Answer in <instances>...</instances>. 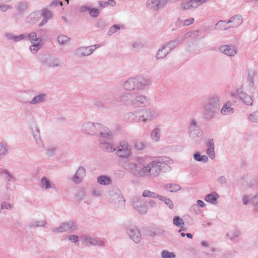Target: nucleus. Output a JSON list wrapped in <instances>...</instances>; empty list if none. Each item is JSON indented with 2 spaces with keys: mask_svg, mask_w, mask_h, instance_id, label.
Wrapping results in <instances>:
<instances>
[{
  "mask_svg": "<svg viewBox=\"0 0 258 258\" xmlns=\"http://www.w3.org/2000/svg\"><path fill=\"white\" fill-rule=\"evenodd\" d=\"M100 148L107 153H112L117 149V147L109 142H100Z\"/></svg>",
  "mask_w": 258,
  "mask_h": 258,
  "instance_id": "nucleus-25",
  "label": "nucleus"
},
{
  "mask_svg": "<svg viewBox=\"0 0 258 258\" xmlns=\"http://www.w3.org/2000/svg\"><path fill=\"white\" fill-rule=\"evenodd\" d=\"M110 196V202L113 203V202L117 199L118 197L122 196L120 190L116 187H112L109 190Z\"/></svg>",
  "mask_w": 258,
  "mask_h": 258,
  "instance_id": "nucleus-27",
  "label": "nucleus"
},
{
  "mask_svg": "<svg viewBox=\"0 0 258 258\" xmlns=\"http://www.w3.org/2000/svg\"><path fill=\"white\" fill-rule=\"evenodd\" d=\"M78 229V226L73 221H68L62 223L58 228H52L51 231L54 233H62L70 229L75 230Z\"/></svg>",
  "mask_w": 258,
  "mask_h": 258,
  "instance_id": "nucleus-12",
  "label": "nucleus"
},
{
  "mask_svg": "<svg viewBox=\"0 0 258 258\" xmlns=\"http://www.w3.org/2000/svg\"><path fill=\"white\" fill-rule=\"evenodd\" d=\"M56 148L54 147H48L46 150V154L49 157L53 156L55 153Z\"/></svg>",
  "mask_w": 258,
  "mask_h": 258,
  "instance_id": "nucleus-59",
  "label": "nucleus"
},
{
  "mask_svg": "<svg viewBox=\"0 0 258 258\" xmlns=\"http://www.w3.org/2000/svg\"><path fill=\"white\" fill-rule=\"evenodd\" d=\"M68 239L72 242L76 243L78 241V236L75 235H69L67 237Z\"/></svg>",
  "mask_w": 258,
  "mask_h": 258,
  "instance_id": "nucleus-64",
  "label": "nucleus"
},
{
  "mask_svg": "<svg viewBox=\"0 0 258 258\" xmlns=\"http://www.w3.org/2000/svg\"><path fill=\"white\" fill-rule=\"evenodd\" d=\"M104 104H111L114 101L112 96L111 94H107L103 99Z\"/></svg>",
  "mask_w": 258,
  "mask_h": 258,
  "instance_id": "nucleus-58",
  "label": "nucleus"
},
{
  "mask_svg": "<svg viewBox=\"0 0 258 258\" xmlns=\"http://www.w3.org/2000/svg\"><path fill=\"white\" fill-rule=\"evenodd\" d=\"M208 147L207 150V154L210 158L214 159L215 157V154L214 152V142L213 139L209 140L206 143Z\"/></svg>",
  "mask_w": 258,
  "mask_h": 258,
  "instance_id": "nucleus-26",
  "label": "nucleus"
},
{
  "mask_svg": "<svg viewBox=\"0 0 258 258\" xmlns=\"http://www.w3.org/2000/svg\"><path fill=\"white\" fill-rule=\"evenodd\" d=\"M132 205L136 210L141 214L144 215L147 213L148 209L147 206L143 204L141 198L135 197L133 199Z\"/></svg>",
  "mask_w": 258,
  "mask_h": 258,
  "instance_id": "nucleus-13",
  "label": "nucleus"
},
{
  "mask_svg": "<svg viewBox=\"0 0 258 258\" xmlns=\"http://www.w3.org/2000/svg\"><path fill=\"white\" fill-rule=\"evenodd\" d=\"M126 233L135 243H139L142 239V235L139 228L135 226H131L127 228Z\"/></svg>",
  "mask_w": 258,
  "mask_h": 258,
  "instance_id": "nucleus-11",
  "label": "nucleus"
},
{
  "mask_svg": "<svg viewBox=\"0 0 258 258\" xmlns=\"http://www.w3.org/2000/svg\"><path fill=\"white\" fill-rule=\"evenodd\" d=\"M115 154L120 158H128L131 155V149L129 148L127 143L124 141L120 142L118 149L116 150Z\"/></svg>",
  "mask_w": 258,
  "mask_h": 258,
  "instance_id": "nucleus-10",
  "label": "nucleus"
},
{
  "mask_svg": "<svg viewBox=\"0 0 258 258\" xmlns=\"http://www.w3.org/2000/svg\"><path fill=\"white\" fill-rule=\"evenodd\" d=\"M31 129L32 130V133L36 144L39 146H41L43 144L40 138V130L37 126H35L34 128L32 127Z\"/></svg>",
  "mask_w": 258,
  "mask_h": 258,
  "instance_id": "nucleus-31",
  "label": "nucleus"
},
{
  "mask_svg": "<svg viewBox=\"0 0 258 258\" xmlns=\"http://www.w3.org/2000/svg\"><path fill=\"white\" fill-rule=\"evenodd\" d=\"M1 209L3 210H4V209L8 210V209H10L12 208V205L9 203H8L6 202H3L1 204Z\"/></svg>",
  "mask_w": 258,
  "mask_h": 258,
  "instance_id": "nucleus-63",
  "label": "nucleus"
},
{
  "mask_svg": "<svg viewBox=\"0 0 258 258\" xmlns=\"http://www.w3.org/2000/svg\"><path fill=\"white\" fill-rule=\"evenodd\" d=\"M194 158L195 160L198 162H202L203 163H207L208 160V158L207 156H201L199 152L194 154Z\"/></svg>",
  "mask_w": 258,
  "mask_h": 258,
  "instance_id": "nucleus-43",
  "label": "nucleus"
},
{
  "mask_svg": "<svg viewBox=\"0 0 258 258\" xmlns=\"http://www.w3.org/2000/svg\"><path fill=\"white\" fill-rule=\"evenodd\" d=\"M41 185L42 188L46 190L55 188V184L46 176H43L41 179Z\"/></svg>",
  "mask_w": 258,
  "mask_h": 258,
  "instance_id": "nucleus-22",
  "label": "nucleus"
},
{
  "mask_svg": "<svg viewBox=\"0 0 258 258\" xmlns=\"http://www.w3.org/2000/svg\"><path fill=\"white\" fill-rule=\"evenodd\" d=\"M71 41V38L64 35H60L57 37V41L61 46L68 44Z\"/></svg>",
  "mask_w": 258,
  "mask_h": 258,
  "instance_id": "nucleus-39",
  "label": "nucleus"
},
{
  "mask_svg": "<svg viewBox=\"0 0 258 258\" xmlns=\"http://www.w3.org/2000/svg\"><path fill=\"white\" fill-rule=\"evenodd\" d=\"M218 50L222 53L230 57H234L237 54L236 47L231 44L221 45L218 47Z\"/></svg>",
  "mask_w": 258,
  "mask_h": 258,
  "instance_id": "nucleus-15",
  "label": "nucleus"
},
{
  "mask_svg": "<svg viewBox=\"0 0 258 258\" xmlns=\"http://www.w3.org/2000/svg\"><path fill=\"white\" fill-rule=\"evenodd\" d=\"M173 224L177 227L182 228L184 226V223L182 218L180 217L176 216L173 220Z\"/></svg>",
  "mask_w": 258,
  "mask_h": 258,
  "instance_id": "nucleus-45",
  "label": "nucleus"
},
{
  "mask_svg": "<svg viewBox=\"0 0 258 258\" xmlns=\"http://www.w3.org/2000/svg\"><path fill=\"white\" fill-rule=\"evenodd\" d=\"M135 81L136 90H143L146 86H149L151 84L149 79L142 76L135 77Z\"/></svg>",
  "mask_w": 258,
  "mask_h": 258,
  "instance_id": "nucleus-16",
  "label": "nucleus"
},
{
  "mask_svg": "<svg viewBox=\"0 0 258 258\" xmlns=\"http://www.w3.org/2000/svg\"><path fill=\"white\" fill-rule=\"evenodd\" d=\"M218 198V194L216 192L213 191L206 196L205 197V200L208 203L213 205H216Z\"/></svg>",
  "mask_w": 258,
  "mask_h": 258,
  "instance_id": "nucleus-34",
  "label": "nucleus"
},
{
  "mask_svg": "<svg viewBox=\"0 0 258 258\" xmlns=\"http://www.w3.org/2000/svg\"><path fill=\"white\" fill-rule=\"evenodd\" d=\"M89 14L91 17L96 18L99 14V10L96 8H91Z\"/></svg>",
  "mask_w": 258,
  "mask_h": 258,
  "instance_id": "nucleus-61",
  "label": "nucleus"
},
{
  "mask_svg": "<svg viewBox=\"0 0 258 258\" xmlns=\"http://www.w3.org/2000/svg\"><path fill=\"white\" fill-rule=\"evenodd\" d=\"M135 77L130 78L125 81L122 84L123 88L128 91L135 90Z\"/></svg>",
  "mask_w": 258,
  "mask_h": 258,
  "instance_id": "nucleus-23",
  "label": "nucleus"
},
{
  "mask_svg": "<svg viewBox=\"0 0 258 258\" xmlns=\"http://www.w3.org/2000/svg\"><path fill=\"white\" fill-rule=\"evenodd\" d=\"M41 16L43 17V19L39 25V27L42 26L47 22L48 20L51 18L52 13L51 11L46 8L42 11Z\"/></svg>",
  "mask_w": 258,
  "mask_h": 258,
  "instance_id": "nucleus-33",
  "label": "nucleus"
},
{
  "mask_svg": "<svg viewBox=\"0 0 258 258\" xmlns=\"http://www.w3.org/2000/svg\"><path fill=\"white\" fill-rule=\"evenodd\" d=\"M83 243L86 246H104L103 241L100 238L90 235H84L81 237Z\"/></svg>",
  "mask_w": 258,
  "mask_h": 258,
  "instance_id": "nucleus-9",
  "label": "nucleus"
},
{
  "mask_svg": "<svg viewBox=\"0 0 258 258\" xmlns=\"http://www.w3.org/2000/svg\"><path fill=\"white\" fill-rule=\"evenodd\" d=\"M160 129L158 128H156L153 130L151 133V138L152 139L156 142H157L160 138Z\"/></svg>",
  "mask_w": 258,
  "mask_h": 258,
  "instance_id": "nucleus-52",
  "label": "nucleus"
},
{
  "mask_svg": "<svg viewBox=\"0 0 258 258\" xmlns=\"http://www.w3.org/2000/svg\"><path fill=\"white\" fill-rule=\"evenodd\" d=\"M40 59L42 64L47 68L61 67L62 66V63L59 59L52 55H43Z\"/></svg>",
  "mask_w": 258,
  "mask_h": 258,
  "instance_id": "nucleus-5",
  "label": "nucleus"
},
{
  "mask_svg": "<svg viewBox=\"0 0 258 258\" xmlns=\"http://www.w3.org/2000/svg\"><path fill=\"white\" fill-rule=\"evenodd\" d=\"M2 174L4 175V177L9 181L14 182L16 180L14 175L11 174L8 170L6 169L3 170L2 171Z\"/></svg>",
  "mask_w": 258,
  "mask_h": 258,
  "instance_id": "nucleus-48",
  "label": "nucleus"
},
{
  "mask_svg": "<svg viewBox=\"0 0 258 258\" xmlns=\"http://www.w3.org/2000/svg\"><path fill=\"white\" fill-rule=\"evenodd\" d=\"M188 134L189 137L195 140L202 138L203 131L199 127L198 122L195 119L191 120L188 126Z\"/></svg>",
  "mask_w": 258,
  "mask_h": 258,
  "instance_id": "nucleus-7",
  "label": "nucleus"
},
{
  "mask_svg": "<svg viewBox=\"0 0 258 258\" xmlns=\"http://www.w3.org/2000/svg\"><path fill=\"white\" fill-rule=\"evenodd\" d=\"M227 24V21H219L215 25V28L218 30H226L228 29V27H226Z\"/></svg>",
  "mask_w": 258,
  "mask_h": 258,
  "instance_id": "nucleus-47",
  "label": "nucleus"
},
{
  "mask_svg": "<svg viewBox=\"0 0 258 258\" xmlns=\"http://www.w3.org/2000/svg\"><path fill=\"white\" fill-rule=\"evenodd\" d=\"M41 47V43L35 42L30 46L29 49L32 53L35 54L40 49Z\"/></svg>",
  "mask_w": 258,
  "mask_h": 258,
  "instance_id": "nucleus-49",
  "label": "nucleus"
},
{
  "mask_svg": "<svg viewBox=\"0 0 258 258\" xmlns=\"http://www.w3.org/2000/svg\"><path fill=\"white\" fill-rule=\"evenodd\" d=\"M133 93L131 92H127L124 93L121 96H120L119 99L120 101L123 103H126L128 102H132L133 103Z\"/></svg>",
  "mask_w": 258,
  "mask_h": 258,
  "instance_id": "nucleus-38",
  "label": "nucleus"
},
{
  "mask_svg": "<svg viewBox=\"0 0 258 258\" xmlns=\"http://www.w3.org/2000/svg\"><path fill=\"white\" fill-rule=\"evenodd\" d=\"M47 222L46 220H34L30 222L28 226L30 229H34L39 227L46 228Z\"/></svg>",
  "mask_w": 258,
  "mask_h": 258,
  "instance_id": "nucleus-24",
  "label": "nucleus"
},
{
  "mask_svg": "<svg viewBox=\"0 0 258 258\" xmlns=\"http://www.w3.org/2000/svg\"><path fill=\"white\" fill-rule=\"evenodd\" d=\"M176 256L174 252H170L167 250H163L161 252L162 258H175Z\"/></svg>",
  "mask_w": 258,
  "mask_h": 258,
  "instance_id": "nucleus-55",
  "label": "nucleus"
},
{
  "mask_svg": "<svg viewBox=\"0 0 258 258\" xmlns=\"http://www.w3.org/2000/svg\"><path fill=\"white\" fill-rule=\"evenodd\" d=\"M220 106V96L218 94H212L209 96L203 104L205 112L204 117L207 119H211L217 113Z\"/></svg>",
  "mask_w": 258,
  "mask_h": 258,
  "instance_id": "nucleus-1",
  "label": "nucleus"
},
{
  "mask_svg": "<svg viewBox=\"0 0 258 258\" xmlns=\"http://www.w3.org/2000/svg\"><path fill=\"white\" fill-rule=\"evenodd\" d=\"M95 26L100 30H103L106 26V23L102 20H98L95 23Z\"/></svg>",
  "mask_w": 258,
  "mask_h": 258,
  "instance_id": "nucleus-56",
  "label": "nucleus"
},
{
  "mask_svg": "<svg viewBox=\"0 0 258 258\" xmlns=\"http://www.w3.org/2000/svg\"><path fill=\"white\" fill-rule=\"evenodd\" d=\"M147 99L146 96L144 95H139L136 96L133 100V104H137V103H141L143 104L146 101Z\"/></svg>",
  "mask_w": 258,
  "mask_h": 258,
  "instance_id": "nucleus-51",
  "label": "nucleus"
},
{
  "mask_svg": "<svg viewBox=\"0 0 258 258\" xmlns=\"http://www.w3.org/2000/svg\"><path fill=\"white\" fill-rule=\"evenodd\" d=\"M97 130L96 136L104 139H110L112 137V133L110 130L104 125L97 123Z\"/></svg>",
  "mask_w": 258,
  "mask_h": 258,
  "instance_id": "nucleus-14",
  "label": "nucleus"
},
{
  "mask_svg": "<svg viewBox=\"0 0 258 258\" xmlns=\"http://www.w3.org/2000/svg\"><path fill=\"white\" fill-rule=\"evenodd\" d=\"M165 188L166 190L169 191L170 192H173L179 190L181 188V187L178 184L167 183L165 184Z\"/></svg>",
  "mask_w": 258,
  "mask_h": 258,
  "instance_id": "nucleus-40",
  "label": "nucleus"
},
{
  "mask_svg": "<svg viewBox=\"0 0 258 258\" xmlns=\"http://www.w3.org/2000/svg\"><path fill=\"white\" fill-rule=\"evenodd\" d=\"M169 0H147L146 7L154 11H159L166 7Z\"/></svg>",
  "mask_w": 258,
  "mask_h": 258,
  "instance_id": "nucleus-8",
  "label": "nucleus"
},
{
  "mask_svg": "<svg viewBox=\"0 0 258 258\" xmlns=\"http://www.w3.org/2000/svg\"><path fill=\"white\" fill-rule=\"evenodd\" d=\"M119 29L120 27L118 25H113L109 28L107 34L108 35H111Z\"/></svg>",
  "mask_w": 258,
  "mask_h": 258,
  "instance_id": "nucleus-60",
  "label": "nucleus"
},
{
  "mask_svg": "<svg viewBox=\"0 0 258 258\" xmlns=\"http://www.w3.org/2000/svg\"><path fill=\"white\" fill-rule=\"evenodd\" d=\"M97 123L90 122L84 123L82 126V131L85 134L90 135H96Z\"/></svg>",
  "mask_w": 258,
  "mask_h": 258,
  "instance_id": "nucleus-19",
  "label": "nucleus"
},
{
  "mask_svg": "<svg viewBox=\"0 0 258 258\" xmlns=\"http://www.w3.org/2000/svg\"><path fill=\"white\" fill-rule=\"evenodd\" d=\"M169 50L165 46V44L159 49L157 53L156 58L157 59L163 58L169 53Z\"/></svg>",
  "mask_w": 258,
  "mask_h": 258,
  "instance_id": "nucleus-36",
  "label": "nucleus"
},
{
  "mask_svg": "<svg viewBox=\"0 0 258 258\" xmlns=\"http://www.w3.org/2000/svg\"><path fill=\"white\" fill-rule=\"evenodd\" d=\"M27 37H29L31 43H34L35 42L41 43V38L40 37H37V34L35 32L31 33L28 35H27Z\"/></svg>",
  "mask_w": 258,
  "mask_h": 258,
  "instance_id": "nucleus-44",
  "label": "nucleus"
},
{
  "mask_svg": "<svg viewBox=\"0 0 258 258\" xmlns=\"http://www.w3.org/2000/svg\"><path fill=\"white\" fill-rule=\"evenodd\" d=\"M125 199L123 196H120L117 199L114 200L112 204H113L114 207L118 209H123L125 207Z\"/></svg>",
  "mask_w": 258,
  "mask_h": 258,
  "instance_id": "nucleus-37",
  "label": "nucleus"
},
{
  "mask_svg": "<svg viewBox=\"0 0 258 258\" xmlns=\"http://www.w3.org/2000/svg\"><path fill=\"white\" fill-rule=\"evenodd\" d=\"M254 75V72L253 70H249L247 73V81L249 82V85L251 86L253 85V77Z\"/></svg>",
  "mask_w": 258,
  "mask_h": 258,
  "instance_id": "nucleus-57",
  "label": "nucleus"
},
{
  "mask_svg": "<svg viewBox=\"0 0 258 258\" xmlns=\"http://www.w3.org/2000/svg\"><path fill=\"white\" fill-rule=\"evenodd\" d=\"M131 115L136 116V118H133L135 121H143L145 122L158 117L159 116V113L158 111L152 109H142L136 111L135 113H131Z\"/></svg>",
  "mask_w": 258,
  "mask_h": 258,
  "instance_id": "nucleus-3",
  "label": "nucleus"
},
{
  "mask_svg": "<svg viewBox=\"0 0 258 258\" xmlns=\"http://www.w3.org/2000/svg\"><path fill=\"white\" fill-rule=\"evenodd\" d=\"M195 21V19L193 18H190L183 21V25L185 26H188L192 24Z\"/></svg>",
  "mask_w": 258,
  "mask_h": 258,
  "instance_id": "nucleus-62",
  "label": "nucleus"
},
{
  "mask_svg": "<svg viewBox=\"0 0 258 258\" xmlns=\"http://www.w3.org/2000/svg\"><path fill=\"white\" fill-rule=\"evenodd\" d=\"M5 36L9 40H13L15 42H18L27 37V35L22 34L18 36L14 35L11 33H6Z\"/></svg>",
  "mask_w": 258,
  "mask_h": 258,
  "instance_id": "nucleus-32",
  "label": "nucleus"
},
{
  "mask_svg": "<svg viewBox=\"0 0 258 258\" xmlns=\"http://www.w3.org/2000/svg\"><path fill=\"white\" fill-rule=\"evenodd\" d=\"M243 23V18L240 15H236L232 17L228 21H227V24H230L228 27L229 28H237Z\"/></svg>",
  "mask_w": 258,
  "mask_h": 258,
  "instance_id": "nucleus-20",
  "label": "nucleus"
},
{
  "mask_svg": "<svg viewBox=\"0 0 258 258\" xmlns=\"http://www.w3.org/2000/svg\"><path fill=\"white\" fill-rule=\"evenodd\" d=\"M250 202L254 206V210L258 211V192L252 197Z\"/></svg>",
  "mask_w": 258,
  "mask_h": 258,
  "instance_id": "nucleus-54",
  "label": "nucleus"
},
{
  "mask_svg": "<svg viewBox=\"0 0 258 258\" xmlns=\"http://www.w3.org/2000/svg\"><path fill=\"white\" fill-rule=\"evenodd\" d=\"M173 163L172 160L168 157L161 156L155 158L149 163L150 177H157L161 171L162 168L167 166L170 169V165Z\"/></svg>",
  "mask_w": 258,
  "mask_h": 258,
  "instance_id": "nucleus-2",
  "label": "nucleus"
},
{
  "mask_svg": "<svg viewBox=\"0 0 258 258\" xmlns=\"http://www.w3.org/2000/svg\"><path fill=\"white\" fill-rule=\"evenodd\" d=\"M86 175V169L83 166H80L72 177V180L76 184H79L83 181Z\"/></svg>",
  "mask_w": 258,
  "mask_h": 258,
  "instance_id": "nucleus-17",
  "label": "nucleus"
},
{
  "mask_svg": "<svg viewBox=\"0 0 258 258\" xmlns=\"http://www.w3.org/2000/svg\"><path fill=\"white\" fill-rule=\"evenodd\" d=\"M97 182L99 184L103 185H108L111 183V179L106 175H101L97 177Z\"/></svg>",
  "mask_w": 258,
  "mask_h": 258,
  "instance_id": "nucleus-35",
  "label": "nucleus"
},
{
  "mask_svg": "<svg viewBox=\"0 0 258 258\" xmlns=\"http://www.w3.org/2000/svg\"><path fill=\"white\" fill-rule=\"evenodd\" d=\"M232 103L227 102L224 104L220 112L223 115H230L234 112V109L231 107Z\"/></svg>",
  "mask_w": 258,
  "mask_h": 258,
  "instance_id": "nucleus-29",
  "label": "nucleus"
},
{
  "mask_svg": "<svg viewBox=\"0 0 258 258\" xmlns=\"http://www.w3.org/2000/svg\"><path fill=\"white\" fill-rule=\"evenodd\" d=\"M28 7V4L25 1L19 2L16 6V9L19 14H23Z\"/></svg>",
  "mask_w": 258,
  "mask_h": 258,
  "instance_id": "nucleus-42",
  "label": "nucleus"
},
{
  "mask_svg": "<svg viewBox=\"0 0 258 258\" xmlns=\"http://www.w3.org/2000/svg\"><path fill=\"white\" fill-rule=\"evenodd\" d=\"M247 119L252 122L258 123V110L251 112L248 115Z\"/></svg>",
  "mask_w": 258,
  "mask_h": 258,
  "instance_id": "nucleus-46",
  "label": "nucleus"
},
{
  "mask_svg": "<svg viewBox=\"0 0 258 258\" xmlns=\"http://www.w3.org/2000/svg\"><path fill=\"white\" fill-rule=\"evenodd\" d=\"M146 144L141 141H137L135 143V148L138 150H144L146 147Z\"/></svg>",
  "mask_w": 258,
  "mask_h": 258,
  "instance_id": "nucleus-53",
  "label": "nucleus"
},
{
  "mask_svg": "<svg viewBox=\"0 0 258 258\" xmlns=\"http://www.w3.org/2000/svg\"><path fill=\"white\" fill-rule=\"evenodd\" d=\"M150 168H149V164L142 168H139L137 172L136 177H150Z\"/></svg>",
  "mask_w": 258,
  "mask_h": 258,
  "instance_id": "nucleus-30",
  "label": "nucleus"
},
{
  "mask_svg": "<svg viewBox=\"0 0 258 258\" xmlns=\"http://www.w3.org/2000/svg\"><path fill=\"white\" fill-rule=\"evenodd\" d=\"M238 96L242 102L245 105L251 106L253 104V99L248 94L243 92H240L238 94Z\"/></svg>",
  "mask_w": 258,
  "mask_h": 258,
  "instance_id": "nucleus-28",
  "label": "nucleus"
},
{
  "mask_svg": "<svg viewBox=\"0 0 258 258\" xmlns=\"http://www.w3.org/2000/svg\"><path fill=\"white\" fill-rule=\"evenodd\" d=\"M101 47L100 44H95L88 46H81L77 48L74 54L78 57L83 58L91 55L96 49Z\"/></svg>",
  "mask_w": 258,
  "mask_h": 258,
  "instance_id": "nucleus-6",
  "label": "nucleus"
},
{
  "mask_svg": "<svg viewBox=\"0 0 258 258\" xmlns=\"http://www.w3.org/2000/svg\"><path fill=\"white\" fill-rule=\"evenodd\" d=\"M47 96L45 93H39L35 95L33 99L28 102L31 105H35L40 103H43L46 100Z\"/></svg>",
  "mask_w": 258,
  "mask_h": 258,
  "instance_id": "nucleus-21",
  "label": "nucleus"
},
{
  "mask_svg": "<svg viewBox=\"0 0 258 258\" xmlns=\"http://www.w3.org/2000/svg\"><path fill=\"white\" fill-rule=\"evenodd\" d=\"M160 200L165 203V204L170 209H172L174 207L173 202L169 199L162 196H161Z\"/></svg>",
  "mask_w": 258,
  "mask_h": 258,
  "instance_id": "nucleus-50",
  "label": "nucleus"
},
{
  "mask_svg": "<svg viewBox=\"0 0 258 258\" xmlns=\"http://www.w3.org/2000/svg\"><path fill=\"white\" fill-rule=\"evenodd\" d=\"M142 196L145 198H158L160 199L161 195L149 190H145L142 193Z\"/></svg>",
  "mask_w": 258,
  "mask_h": 258,
  "instance_id": "nucleus-41",
  "label": "nucleus"
},
{
  "mask_svg": "<svg viewBox=\"0 0 258 258\" xmlns=\"http://www.w3.org/2000/svg\"><path fill=\"white\" fill-rule=\"evenodd\" d=\"M136 160L137 162H129L127 165L129 172L135 177L137 176V172L140 168L139 165H141L143 163V159L141 158L138 157Z\"/></svg>",
  "mask_w": 258,
  "mask_h": 258,
  "instance_id": "nucleus-18",
  "label": "nucleus"
},
{
  "mask_svg": "<svg viewBox=\"0 0 258 258\" xmlns=\"http://www.w3.org/2000/svg\"><path fill=\"white\" fill-rule=\"evenodd\" d=\"M199 32L197 30L187 32L185 35L181 38H178L175 40L170 41L166 43L165 45L170 52L172 49L177 47L180 44L187 38H195L199 34Z\"/></svg>",
  "mask_w": 258,
  "mask_h": 258,
  "instance_id": "nucleus-4",
  "label": "nucleus"
}]
</instances>
